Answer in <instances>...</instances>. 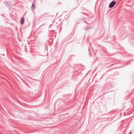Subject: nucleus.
Here are the masks:
<instances>
[{
    "mask_svg": "<svg viewBox=\"0 0 134 134\" xmlns=\"http://www.w3.org/2000/svg\"><path fill=\"white\" fill-rule=\"evenodd\" d=\"M116 2L115 1H113L109 4V7L110 8L113 7L116 4Z\"/></svg>",
    "mask_w": 134,
    "mask_h": 134,
    "instance_id": "nucleus-1",
    "label": "nucleus"
},
{
    "mask_svg": "<svg viewBox=\"0 0 134 134\" xmlns=\"http://www.w3.org/2000/svg\"><path fill=\"white\" fill-rule=\"evenodd\" d=\"M32 8H33V9H34L35 8V5L34 4H32Z\"/></svg>",
    "mask_w": 134,
    "mask_h": 134,
    "instance_id": "nucleus-4",
    "label": "nucleus"
},
{
    "mask_svg": "<svg viewBox=\"0 0 134 134\" xmlns=\"http://www.w3.org/2000/svg\"><path fill=\"white\" fill-rule=\"evenodd\" d=\"M129 134H131V132Z\"/></svg>",
    "mask_w": 134,
    "mask_h": 134,
    "instance_id": "nucleus-5",
    "label": "nucleus"
},
{
    "mask_svg": "<svg viewBox=\"0 0 134 134\" xmlns=\"http://www.w3.org/2000/svg\"><path fill=\"white\" fill-rule=\"evenodd\" d=\"M58 120L59 121H61L63 120L64 119L63 118H59Z\"/></svg>",
    "mask_w": 134,
    "mask_h": 134,
    "instance_id": "nucleus-3",
    "label": "nucleus"
},
{
    "mask_svg": "<svg viewBox=\"0 0 134 134\" xmlns=\"http://www.w3.org/2000/svg\"><path fill=\"white\" fill-rule=\"evenodd\" d=\"M24 18H21L20 20V23L22 24H24Z\"/></svg>",
    "mask_w": 134,
    "mask_h": 134,
    "instance_id": "nucleus-2",
    "label": "nucleus"
}]
</instances>
